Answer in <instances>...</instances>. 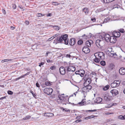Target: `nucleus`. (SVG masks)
I'll use <instances>...</instances> for the list:
<instances>
[{
    "label": "nucleus",
    "mask_w": 125,
    "mask_h": 125,
    "mask_svg": "<svg viewBox=\"0 0 125 125\" xmlns=\"http://www.w3.org/2000/svg\"><path fill=\"white\" fill-rule=\"evenodd\" d=\"M54 39V38H53V37H51L49 39H48V40L49 41H50L51 40H52V39Z\"/></svg>",
    "instance_id": "nucleus-61"
},
{
    "label": "nucleus",
    "mask_w": 125,
    "mask_h": 125,
    "mask_svg": "<svg viewBox=\"0 0 125 125\" xmlns=\"http://www.w3.org/2000/svg\"><path fill=\"white\" fill-rule=\"evenodd\" d=\"M79 74L80 75V74H81V73L82 72V70H81L80 71H79Z\"/></svg>",
    "instance_id": "nucleus-64"
},
{
    "label": "nucleus",
    "mask_w": 125,
    "mask_h": 125,
    "mask_svg": "<svg viewBox=\"0 0 125 125\" xmlns=\"http://www.w3.org/2000/svg\"><path fill=\"white\" fill-rule=\"evenodd\" d=\"M56 67L55 66H53L50 67V69L52 70H54L55 69Z\"/></svg>",
    "instance_id": "nucleus-42"
},
{
    "label": "nucleus",
    "mask_w": 125,
    "mask_h": 125,
    "mask_svg": "<svg viewBox=\"0 0 125 125\" xmlns=\"http://www.w3.org/2000/svg\"><path fill=\"white\" fill-rule=\"evenodd\" d=\"M60 3L57 2H54L52 3V4L54 5H59Z\"/></svg>",
    "instance_id": "nucleus-39"
},
{
    "label": "nucleus",
    "mask_w": 125,
    "mask_h": 125,
    "mask_svg": "<svg viewBox=\"0 0 125 125\" xmlns=\"http://www.w3.org/2000/svg\"><path fill=\"white\" fill-rule=\"evenodd\" d=\"M110 18L109 17H107L104 20V23H106L107 22H108V21H109L110 20Z\"/></svg>",
    "instance_id": "nucleus-29"
},
{
    "label": "nucleus",
    "mask_w": 125,
    "mask_h": 125,
    "mask_svg": "<svg viewBox=\"0 0 125 125\" xmlns=\"http://www.w3.org/2000/svg\"><path fill=\"white\" fill-rule=\"evenodd\" d=\"M109 40V42H110L113 43H115L116 41V38L113 35V36L110 37V39Z\"/></svg>",
    "instance_id": "nucleus-12"
},
{
    "label": "nucleus",
    "mask_w": 125,
    "mask_h": 125,
    "mask_svg": "<svg viewBox=\"0 0 125 125\" xmlns=\"http://www.w3.org/2000/svg\"><path fill=\"white\" fill-rule=\"evenodd\" d=\"M44 15H44L42 13H38L36 15L38 17H40Z\"/></svg>",
    "instance_id": "nucleus-36"
},
{
    "label": "nucleus",
    "mask_w": 125,
    "mask_h": 125,
    "mask_svg": "<svg viewBox=\"0 0 125 125\" xmlns=\"http://www.w3.org/2000/svg\"><path fill=\"white\" fill-rule=\"evenodd\" d=\"M120 32L123 33L125 31L123 29H121L119 30Z\"/></svg>",
    "instance_id": "nucleus-44"
},
{
    "label": "nucleus",
    "mask_w": 125,
    "mask_h": 125,
    "mask_svg": "<svg viewBox=\"0 0 125 125\" xmlns=\"http://www.w3.org/2000/svg\"><path fill=\"white\" fill-rule=\"evenodd\" d=\"M6 96H4L2 97H1V98H0V100L3 99H5V98H6Z\"/></svg>",
    "instance_id": "nucleus-58"
},
{
    "label": "nucleus",
    "mask_w": 125,
    "mask_h": 125,
    "mask_svg": "<svg viewBox=\"0 0 125 125\" xmlns=\"http://www.w3.org/2000/svg\"><path fill=\"white\" fill-rule=\"evenodd\" d=\"M109 88V85H107L103 87V90L104 91H105L108 90Z\"/></svg>",
    "instance_id": "nucleus-24"
},
{
    "label": "nucleus",
    "mask_w": 125,
    "mask_h": 125,
    "mask_svg": "<svg viewBox=\"0 0 125 125\" xmlns=\"http://www.w3.org/2000/svg\"><path fill=\"white\" fill-rule=\"evenodd\" d=\"M91 20L93 21V22H95L96 21V19L95 18H91Z\"/></svg>",
    "instance_id": "nucleus-53"
},
{
    "label": "nucleus",
    "mask_w": 125,
    "mask_h": 125,
    "mask_svg": "<svg viewBox=\"0 0 125 125\" xmlns=\"http://www.w3.org/2000/svg\"><path fill=\"white\" fill-rule=\"evenodd\" d=\"M56 41L60 42V41L61 40V37L59 36L57 37L55 39Z\"/></svg>",
    "instance_id": "nucleus-33"
},
{
    "label": "nucleus",
    "mask_w": 125,
    "mask_h": 125,
    "mask_svg": "<svg viewBox=\"0 0 125 125\" xmlns=\"http://www.w3.org/2000/svg\"><path fill=\"white\" fill-rule=\"evenodd\" d=\"M15 28V27L11 26L10 27V29L12 30H14Z\"/></svg>",
    "instance_id": "nucleus-57"
},
{
    "label": "nucleus",
    "mask_w": 125,
    "mask_h": 125,
    "mask_svg": "<svg viewBox=\"0 0 125 125\" xmlns=\"http://www.w3.org/2000/svg\"><path fill=\"white\" fill-rule=\"evenodd\" d=\"M65 57L67 58H70L71 57V55L70 54H67Z\"/></svg>",
    "instance_id": "nucleus-54"
},
{
    "label": "nucleus",
    "mask_w": 125,
    "mask_h": 125,
    "mask_svg": "<svg viewBox=\"0 0 125 125\" xmlns=\"http://www.w3.org/2000/svg\"><path fill=\"white\" fill-rule=\"evenodd\" d=\"M109 96L107 94H105L104 97V99L107 101H108L110 100Z\"/></svg>",
    "instance_id": "nucleus-22"
},
{
    "label": "nucleus",
    "mask_w": 125,
    "mask_h": 125,
    "mask_svg": "<svg viewBox=\"0 0 125 125\" xmlns=\"http://www.w3.org/2000/svg\"><path fill=\"white\" fill-rule=\"evenodd\" d=\"M83 43V41L81 40H80L78 41V45H81Z\"/></svg>",
    "instance_id": "nucleus-35"
},
{
    "label": "nucleus",
    "mask_w": 125,
    "mask_h": 125,
    "mask_svg": "<svg viewBox=\"0 0 125 125\" xmlns=\"http://www.w3.org/2000/svg\"><path fill=\"white\" fill-rule=\"evenodd\" d=\"M30 117L31 116H30L29 115H27L24 117L23 118V119L24 120H27L29 118H30Z\"/></svg>",
    "instance_id": "nucleus-32"
},
{
    "label": "nucleus",
    "mask_w": 125,
    "mask_h": 125,
    "mask_svg": "<svg viewBox=\"0 0 125 125\" xmlns=\"http://www.w3.org/2000/svg\"><path fill=\"white\" fill-rule=\"evenodd\" d=\"M92 86L91 85H87L84 86L82 89L81 93L84 94V98L85 97L86 95L87 92H89L92 88Z\"/></svg>",
    "instance_id": "nucleus-1"
},
{
    "label": "nucleus",
    "mask_w": 125,
    "mask_h": 125,
    "mask_svg": "<svg viewBox=\"0 0 125 125\" xmlns=\"http://www.w3.org/2000/svg\"><path fill=\"white\" fill-rule=\"evenodd\" d=\"M75 39L72 38L70 39V42H69V44L71 46H73L75 44Z\"/></svg>",
    "instance_id": "nucleus-18"
},
{
    "label": "nucleus",
    "mask_w": 125,
    "mask_h": 125,
    "mask_svg": "<svg viewBox=\"0 0 125 125\" xmlns=\"http://www.w3.org/2000/svg\"><path fill=\"white\" fill-rule=\"evenodd\" d=\"M67 71L68 72H74L75 70V68L74 66H69L65 67Z\"/></svg>",
    "instance_id": "nucleus-7"
},
{
    "label": "nucleus",
    "mask_w": 125,
    "mask_h": 125,
    "mask_svg": "<svg viewBox=\"0 0 125 125\" xmlns=\"http://www.w3.org/2000/svg\"><path fill=\"white\" fill-rule=\"evenodd\" d=\"M95 56V58L94 59V61L98 63L100 61V59H98V58L97 57H96Z\"/></svg>",
    "instance_id": "nucleus-25"
},
{
    "label": "nucleus",
    "mask_w": 125,
    "mask_h": 125,
    "mask_svg": "<svg viewBox=\"0 0 125 125\" xmlns=\"http://www.w3.org/2000/svg\"><path fill=\"white\" fill-rule=\"evenodd\" d=\"M29 74V73H26L25 74H24L23 75H22V76H23V77H24V76H26L27 75H28Z\"/></svg>",
    "instance_id": "nucleus-55"
},
{
    "label": "nucleus",
    "mask_w": 125,
    "mask_h": 125,
    "mask_svg": "<svg viewBox=\"0 0 125 125\" xmlns=\"http://www.w3.org/2000/svg\"><path fill=\"white\" fill-rule=\"evenodd\" d=\"M104 35H102V39H104L105 41L107 42H109V40L111 37L110 35L107 34H105V33H104Z\"/></svg>",
    "instance_id": "nucleus-5"
},
{
    "label": "nucleus",
    "mask_w": 125,
    "mask_h": 125,
    "mask_svg": "<svg viewBox=\"0 0 125 125\" xmlns=\"http://www.w3.org/2000/svg\"><path fill=\"white\" fill-rule=\"evenodd\" d=\"M85 99H83L81 102H79L78 104L81 105L86 104V103L85 102Z\"/></svg>",
    "instance_id": "nucleus-21"
},
{
    "label": "nucleus",
    "mask_w": 125,
    "mask_h": 125,
    "mask_svg": "<svg viewBox=\"0 0 125 125\" xmlns=\"http://www.w3.org/2000/svg\"><path fill=\"white\" fill-rule=\"evenodd\" d=\"M23 78V76H20V77H19L18 78H16V79H15V80L16 81H17L18 80H19V79H21V78Z\"/></svg>",
    "instance_id": "nucleus-49"
},
{
    "label": "nucleus",
    "mask_w": 125,
    "mask_h": 125,
    "mask_svg": "<svg viewBox=\"0 0 125 125\" xmlns=\"http://www.w3.org/2000/svg\"><path fill=\"white\" fill-rule=\"evenodd\" d=\"M44 93L48 95H50L52 93L53 90L50 88H45L44 89Z\"/></svg>",
    "instance_id": "nucleus-6"
},
{
    "label": "nucleus",
    "mask_w": 125,
    "mask_h": 125,
    "mask_svg": "<svg viewBox=\"0 0 125 125\" xmlns=\"http://www.w3.org/2000/svg\"><path fill=\"white\" fill-rule=\"evenodd\" d=\"M92 34L90 33H89V34L88 35H87L86 36V37H85V39H87V38H91L92 36Z\"/></svg>",
    "instance_id": "nucleus-30"
},
{
    "label": "nucleus",
    "mask_w": 125,
    "mask_h": 125,
    "mask_svg": "<svg viewBox=\"0 0 125 125\" xmlns=\"http://www.w3.org/2000/svg\"><path fill=\"white\" fill-rule=\"evenodd\" d=\"M52 15V14L51 13H48L47 15V16H50Z\"/></svg>",
    "instance_id": "nucleus-60"
},
{
    "label": "nucleus",
    "mask_w": 125,
    "mask_h": 125,
    "mask_svg": "<svg viewBox=\"0 0 125 125\" xmlns=\"http://www.w3.org/2000/svg\"><path fill=\"white\" fill-rule=\"evenodd\" d=\"M97 54L98 56L99 57L100 59L103 60L104 59V53L100 52H97Z\"/></svg>",
    "instance_id": "nucleus-10"
},
{
    "label": "nucleus",
    "mask_w": 125,
    "mask_h": 125,
    "mask_svg": "<svg viewBox=\"0 0 125 125\" xmlns=\"http://www.w3.org/2000/svg\"><path fill=\"white\" fill-rule=\"evenodd\" d=\"M96 111V110H88L87 111V112L88 111L89 112H95Z\"/></svg>",
    "instance_id": "nucleus-47"
},
{
    "label": "nucleus",
    "mask_w": 125,
    "mask_h": 125,
    "mask_svg": "<svg viewBox=\"0 0 125 125\" xmlns=\"http://www.w3.org/2000/svg\"><path fill=\"white\" fill-rule=\"evenodd\" d=\"M25 23L27 25H28L29 24V22L28 21H26L25 22Z\"/></svg>",
    "instance_id": "nucleus-56"
},
{
    "label": "nucleus",
    "mask_w": 125,
    "mask_h": 125,
    "mask_svg": "<svg viewBox=\"0 0 125 125\" xmlns=\"http://www.w3.org/2000/svg\"><path fill=\"white\" fill-rule=\"evenodd\" d=\"M91 78H88V79L84 81V82L83 83L84 86L89 85V84L91 83Z\"/></svg>",
    "instance_id": "nucleus-9"
},
{
    "label": "nucleus",
    "mask_w": 125,
    "mask_h": 125,
    "mask_svg": "<svg viewBox=\"0 0 125 125\" xmlns=\"http://www.w3.org/2000/svg\"><path fill=\"white\" fill-rule=\"evenodd\" d=\"M100 63L103 66H104L105 65V62L104 61H102L100 62Z\"/></svg>",
    "instance_id": "nucleus-31"
},
{
    "label": "nucleus",
    "mask_w": 125,
    "mask_h": 125,
    "mask_svg": "<svg viewBox=\"0 0 125 125\" xmlns=\"http://www.w3.org/2000/svg\"><path fill=\"white\" fill-rule=\"evenodd\" d=\"M2 12H3V13L4 14H5L6 13L5 11V10H4L2 9Z\"/></svg>",
    "instance_id": "nucleus-63"
},
{
    "label": "nucleus",
    "mask_w": 125,
    "mask_h": 125,
    "mask_svg": "<svg viewBox=\"0 0 125 125\" xmlns=\"http://www.w3.org/2000/svg\"><path fill=\"white\" fill-rule=\"evenodd\" d=\"M82 121L80 119V120H77L75 122L76 123H79L81 122Z\"/></svg>",
    "instance_id": "nucleus-51"
},
{
    "label": "nucleus",
    "mask_w": 125,
    "mask_h": 125,
    "mask_svg": "<svg viewBox=\"0 0 125 125\" xmlns=\"http://www.w3.org/2000/svg\"><path fill=\"white\" fill-rule=\"evenodd\" d=\"M96 102L98 103H100L102 101V98L99 97H97L96 99Z\"/></svg>",
    "instance_id": "nucleus-23"
},
{
    "label": "nucleus",
    "mask_w": 125,
    "mask_h": 125,
    "mask_svg": "<svg viewBox=\"0 0 125 125\" xmlns=\"http://www.w3.org/2000/svg\"><path fill=\"white\" fill-rule=\"evenodd\" d=\"M47 61L48 62H52V61H50L49 60H47Z\"/></svg>",
    "instance_id": "nucleus-62"
},
{
    "label": "nucleus",
    "mask_w": 125,
    "mask_h": 125,
    "mask_svg": "<svg viewBox=\"0 0 125 125\" xmlns=\"http://www.w3.org/2000/svg\"><path fill=\"white\" fill-rule=\"evenodd\" d=\"M103 1L105 3H108L110 2V0H103Z\"/></svg>",
    "instance_id": "nucleus-40"
},
{
    "label": "nucleus",
    "mask_w": 125,
    "mask_h": 125,
    "mask_svg": "<svg viewBox=\"0 0 125 125\" xmlns=\"http://www.w3.org/2000/svg\"><path fill=\"white\" fill-rule=\"evenodd\" d=\"M83 11L85 12L86 14H87L88 13L89 11V10L86 8L84 9Z\"/></svg>",
    "instance_id": "nucleus-26"
},
{
    "label": "nucleus",
    "mask_w": 125,
    "mask_h": 125,
    "mask_svg": "<svg viewBox=\"0 0 125 125\" xmlns=\"http://www.w3.org/2000/svg\"><path fill=\"white\" fill-rule=\"evenodd\" d=\"M63 110H64L65 111V112H68V111H70V110L69 109H67L65 108H63Z\"/></svg>",
    "instance_id": "nucleus-52"
},
{
    "label": "nucleus",
    "mask_w": 125,
    "mask_h": 125,
    "mask_svg": "<svg viewBox=\"0 0 125 125\" xmlns=\"http://www.w3.org/2000/svg\"><path fill=\"white\" fill-rule=\"evenodd\" d=\"M93 43V41L92 40L87 41L86 42V45L88 47H90L91 44Z\"/></svg>",
    "instance_id": "nucleus-19"
},
{
    "label": "nucleus",
    "mask_w": 125,
    "mask_h": 125,
    "mask_svg": "<svg viewBox=\"0 0 125 125\" xmlns=\"http://www.w3.org/2000/svg\"><path fill=\"white\" fill-rule=\"evenodd\" d=\"M54 115L53 113H47L44 114V116L48 117H52Z\"/></svg>",
    "instance_id": "nucleus-20"
},
{
    "label": "nucleus",
    "mask_w": 125,
    "mask_h": 125,
    "mask_svg": "<svg viewBox=\"0 0 125 125\" xmlns=\"http://www.w3.org/2000/svg\"><path fill=\"white\" fill-rule=\"evenodd\" d=\"M30 93H31V94H32L33 96L34 97H35L36 96V95L34 94L33 93V91H31V90L30 91Z\"/></svg>",
    "instance_id": "nucleus-38"
},
{
    "label": "nucleus",
    "mask_w": 125,
    "mask_h": 125,
    "mask_svg": "<svg viewBox=\"0 0 125 125\" xmlns=\"http://www.w3.org/2000/svg\"><path fill=\"white\" fill-rule=\"evenodd\" d=\"M63 98L62 99V104H63L66 105L67 104H74L73 103H71L69 101V98L67 96H64V95H63Z\"/></svg>",
    "instance_id": "nucleus-3"
},
{
    "label": "nucleus",
    "mask_w": 125,
    "mask_h": 125,
    "mask_svg": "<svg viewBox=\"0 0 125 125\" xmlns=\"http://www.w3.org/2000/svg\"><path fill=\"white\" fill-rule=\"evenodd\" d=\"M104 43V42L103 40L99 39L96 40L95 42V44L98 47L102 46Z\"/></svg>",
    "instance_id": "nucleus-8"
},
{
    "label": "nucleus",
    "mask_w": 125,
    "mask_h": 125,
    "mask_svg": "<svg viewBox=\"0 0 125 125\" xmlns=\"http://www.w3.org/2000/svg\"><path fill=\"white\" fill-rule=\"evenodd\" d=\"M11 60L10 59H5V60H2L1 61V62H2V63H3V62H7V61H11Z\"/></svg>",
    "instance_id": "nucleus-37"
},
{
    "label": "nucleus",
    "mask_w": 125,
    "mask_h": 125,
    "mask_svg": "<svg viewBox=\"0 0 125 125\" xmlns=\"http://www.w3.org/2000/svg\"><path fill=\"white\" fill-rule=\"evenodd\" d=\"M113 35L116 37H119L120 35V32L116 31H114L113 34Z\"/></svg>",
    "instance_id": "nucleus-16"
},
{
    "label": "nucleus",
    "mask_w": 125,
    "mask_h": 125,
    "mask_svg": "<svg viewBox=\"0 0 125 125\" xmlns=\"http://www.w3.org/2000/svg\"><path fill=\"white\" fill-rule=\"evenodd\" d=\"M36 86L37 87L39 88L40 87V85L39 83L38 82H37L36 84Z\"/></svg>",
    "instance_id": "nucleus-48"
},
{
    "label": "nucleus",
    "mask_w": 125,
    "mask_h": 125,
    "mask_svg": "<svg viewBox=\"0 0 125 125\" xmlns=\"http://www.w3.org/2000/svg\"><path fill=\"white\" fill-rule=\"evenodd\" d=\"M118 118L121 120H124L123 116L122 115H120L118 117Z\"/></svg>",
    "instance_id": "nucleus-41"
},
{
    "label": "nucleus",
    "mask_w": 125,
    "mask_h": 125,
    "mask_svg": "<svg viewBox=\"0 0 125 125\" xmlns=\"http://www.w3.org/2000/svg\"><path fill=\"white\" fill-rule=\"evenodd\" d=\"M121 82L120 80H115L113 83L111 84V85L112 88H114L119 86Z\"/></svg>",
    "instance_id": "nucleus-4"
},
{
    "label": "nucleus",
    "mask_w": 125,
    "mask_h": 125,
    "mask_svg": "<svg viewBox=\"0 0 125 125\" xmlns=\"http://www.w3.org/2000/svg\"><path fill=\"white\" fill-rule=\"evenodd\" d=\"M44 64V62H41L40 63H39V66L40 67H41V66L43 65Z\"/></svg>",
    "instance_id": "nucleus-45"
},
{
    "label": "nucleus",
    "mask_w": 125,
    "mask_h": 125,
    "mask_svg": "<svg viewBox=\"0 0 125 125\" xmlns=\"http://www.w3.org/2000/svg\"><path fill=\"white\" fill-rule=\"evenodd\" d=\"M61 42H64L65 44L67 45L68 43V35L67 34H65L61 37Z\"/></svg>",
    "instance_id": "nucleus-2"
},
{
    "label": "nucleus",
    "mask_w": 125,
    "mask_h": 125,
    "mask_svg": "<svg viewBox=\"0 0 125 125\" xmlns=\"http://www.w3.org/2000/svg\"><path fill=\"white\" fill-rule=\"evenodd\" d=\"M63 95H64V94H63L61 95H58L59 98L57 100V102L58 103H61L62 104Z\"/></svg>",
    "instance_id": "nucleus-13"
},
{
    "label": "nucleus",
    "mask_w": 125,
    "mask_h": 125,
    "mask_svg": "<svg viewBox=\"0 0 125 125\" xmlns=\"http://www.w3.org/2000/svg\"><path fill=\"white\" fill-rule=\"evenodd\" d=\"M90 78L88 77V75L85 74V75L84 76V77L83 78V80L84 81L88 79V78Z\"/></svg>",
    "instance_id": "nucleus-28"
},
{
    "label": "nucleus",
    "mask_w": 125,
    "mask_h": 125,
    "mask_svg": "<svg viewBox=\"0 0 125 125\" xmlns=\"http://www.w3.org/2000/svg\"><path fill=\"white\" fill-rule=\"evenodd\" d=\"M45 84L47 86L50 85L51 84L50 83L48 82H46Z\"/></svg>",
    "instance_id": "nucleus-46"
},
{
    "label": "nucleus",
    "mask_w": 125,
    "mask_h": 125,
    "mask_svg": "<svg viewBox=\"0 0 125 125\" xmlns=\"http://www.w3.org/2000/svg\"><path fill=\"white\" fill-rule=\"evenodd\" d=\"M16 6L15 4H12V7L13 9H15L16 8Z\"/></svg>",
    "instance_id": "nucleus-50"
},
{
    "label": "nucleus",
    "mask_w": 125,
    "mask_h": 125,
    "mask_svg": "<svg viewBox=\"0 0 125 125\" xmlns=\"http://www.w3.org/2000/svg\"><path fill=\"white\" fill-rule=\"evenodd\" d=\"M85 73V72L84 70H82V72L81 73V74H80V75L81 77H83V76L84 74Z\"/></svg>",
    "instance_id": "nucleus-34"
},
{
    "label": "nucleus",
    "mask_w": 125,
    "mask_h": 125,
    "mask_svg": "<svg viewBox=\"0 0 125 125\" xmlns=\"http://www.w3.org/2000/svg\"><path fill=\"white\" fill-rule=\"evenodd\" d=\"M82 51L83 52L85 53H88L90 51V50L89 48L86 46L84 47L82 49Z\"/></svg>",
    "instance_id": "nucleus-14"
},
{
    "label": "nucleus",
    "mask_w": 125,
    "mask_h": 125,
    "mask_svg": "<svg viewBox=\"0 0 125 125\" xmlns=\"http://www.w3.org/2000/svg\"><path fill=\"white\" fill-rule=\"evenodd\" d=\"M65 68L63 67H61L59 69L60 72V74L62 75H64L66 73Z\"/></svg>",
    "instance_id": "nucleus-11"
},
{
    "label": "nucleus",
    "mask_w": 125,
    "mask_h": 125,
    "mask_svg": "<svg viewBox=\"0 0 125 125\" xmlns=\"http://www.w3.org/2000/svg\"><path fill=\"white\" fill-rule=\"evenodd\" d=\"M120 73L122 75H124L125 74V68L124 67L121 68L119 70Z\"/></svg>",
    "instance_id": "nucleus-17"
},
{
    "label": "nucleus",
    "mask_w": 125,
    "mask_h": 125,
    "mask_svg": "<svg viewBox=\"0 0 125 125\" xmlns=\"http://www.w3.org/2000/svg\"><path fill=\"white\" fill-rule=\"evenodd\" d=\"M111 93L113 96H115L118 93V92L117 90L115 89H114L110 91Z\"/></svg>",
    "instance_id": "nucleus-15"
},
{
    "label": "nucleus",
    "mask_w": 125,
    "mask_h": 125,
    "mask_svg": "<svg viewBox=\"0 0 125 125\" xmlns=\"http://www.w3.org/2000/svg\"><path fill=\"white\" fill-rule=\"evenodd\" d=\"M8 94L11 95L13 94V92L10 91H8Z\"/></svg>",
    "instance_id": "nucleus-43"
},
{
    "label": "nucleus",
    "mask_w": 125,
    "mask_h": 125,
    "mask_svg": "<svg viewBox=\"0 0 125 125\" xmlns=\"http://www.w3.org/2000/svg\"><path fill=\"white\" fill-rule=\"evenodd\" d=\"M90 118H93L94 117V115H91L89 116Z\"/></svg>",
    "instance_id": "nucleus-59"
},
{
    "label": "nucleus",
    "mask_w": 125,
    "mask_h": 125,
    "mask_svg": "<svg viewBox=\"0 0 125 125\" xmlns=\"http://www.w3.org/2000/svg\"><path fill=\"white\" fill-rule=\"evenodd\" d=\"M54 29L58 31L60 29V27L54 25L53 26Z\"/></svg>",
    "instance_id": "nucleus-27"
}]
</instances>
